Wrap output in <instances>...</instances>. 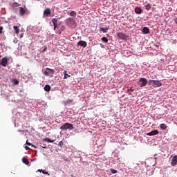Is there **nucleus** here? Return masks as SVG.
<instances>
[{"label": "nucleus", "mask_w": 177, "mask_h": 177, "mask_svg": "<svg viewBox=\"0 0 177 177\" xmlns=\"http://www.w3.org/2000/svg\"><path fill=\"white\" fill-rule=\"evenodd\" d=\"M117 37L120 39H124V41H128V36L122 32L117 33Z\"/></svg>", "instance_id": "nucleus-7"}, {"label": "nucleus", "mask_w": 177, "mask_h": 177, "mask_svg": "<svg viewBox=\"0 0 177 177\" xmlns=\"http://www.w3.org/2000/svg\"><path fill=\"white\" fill-rule=\"evenodd\" d=\"M77 45L79 46H83V48H86L87 43L85 41L80 40V41H78Z\"/></svg>", "instance_id": "nucleus-11"}, {"label": "nucleus", "mask_w": 177, "mask_h": 177, "mask_svg": "<svg viewBox=\"0 0 177 177\" xmlns=\"http://www.w3.org/2000/svg\"><path fill=\"white\" fill-rule=\"evenodd\" d=\"M149 85H152L154 88L160 87L162 85L160 80H150Z\"/></svg>", "instance_id": "nucleus-4"}, {"label": "nucleus", "mask_w": 177, "mask_h": 177, "mask_svg": "<svg viewBox=\"0 0 177 177\" xmlns=\"http://www.w3.org/2000/svg\"><path fill=\"white\" fill-rule=\"evenodd\" d=\"M48 50V47H44L43 52H46Z\"/></svg>", "instance_id": "nucleus-35"}, {"label": "nucleus", "mask_w": 177, "mask_h": 177, "mask_svg": "<svg viewBox=\"0 0 177 177\" xmlns=\"http://www.w3.org/2000/svg\"><path fill=\"white\" fill-rule=\"evenodd\" d=\"M145 9L147 10H150V9H151V6L150 5V3H147V5H145Z\"/></svg>", "instance_id": "nucleus-25"}, {"label": "nucleus", "mask_w": 177, "mask_h": 177, "mask_svg": "<svg viewBox=\"0 0 177 177\" xmlns=\"http://www.w3.org/2000/svg\"><path fill=\"white\" fill-rule=\"evenodd\" d=\"M64 145V142H63V141H60L59 143H58V146H59V147H62V146H63Z\"/></svg>", "instance_id": "nucleus-30"}, {"label": "nucleus", "mask_w": 177, "mask_h": 177, "mask_svg": "<svg viewBox=\"0 0 177 177\" xmlns=\"http://www.w3.org/2000/svg\"><path fill=\"white\" fill-rule=\"evenodd\" d=\"M24 36V33H21V35H20V38H23V37Z\"/></svg>", "instance_id": "nucleus-37"}, {"label": "nucleus", "mask_w": 177, "mask_h": 177, "mask_svg": "<svg viewBox=\"0 0 177 177\" xmlns=\"http://www.w3.org/2000/svg\"><path fill=\"white\" fill-rule=\"evenodd\" d=\"M111 174H117V170H115L114 169H111Z\"/></svg>", "instance_id": "nucleus-31"}, {"label": "nucleus", "mask_w": 177, "mask_h": 177, "mask_svg": "<svg viewBox=\"0 0 177 177\" xmlns=\"http://www.w3.org/2000/svg\"><path fill=\"white\" fill-rule=\"evenodd\" d=\"M138 82L140 88H143V86H146V85H147L148 84L147 79L145 77L140 78L138 80Z\"/></svg>", "instance_id": "nucleus-5"}, {"label": "nucleus", "mask_w": 177, "mask_h": 177, "mask_svg": "<svg viewBox=\"0 0 177 177\" xmlns=\"http://www.w3.org/2000/svg\"><path fill=\"white\" fill-rule=\"evenodd\" d=\"M51 21H52L53 24H57V19L53 18Z\"/></svg>", "instance_id": "nucleus-28"}, {"label": "nucleus", "mask_w": 177, "mask_h": 177, "mask_svg": "<svg viewBox=\"0 0 177 177\" xmlns=\"http://www.w3.org/2000/svg\"><path fill=\"white\" fill-rule=\"evenodd\" d=\"M44 91H46V92H49V91H50V86L46 84V85L44 86Z\"/></svg>", "instance_id": "nucleus-18"}, {"label": "nucleus", "mask_w": 177, "mask_h": 177, "mask_svg": "<svg viewBox=\"0 0 177 177\" xmlns=\"http://www.w3.org/2000/svg\"><path fill=\"white\" fill-rule=\"evenodd\" d=\"M44 142H48V143H53L54 140H50V138L44 139Z\"/></svg>", "instance_id": "nucleus-26"}, {"label": "nucleus", "mask_w": 177, "mask_h": 177, "mask_svg": "<svg viewBox=\"0 0 177 177\" xmlns=\"http://www.w3.org/2000/svg\"><path fill=\"white\" fill-rule=\"evenodd\" d=\"M8 57H4L1 59V60L0 59V68H1V66H2L3 67H6V66H8Z\"/></svg>", "instance_id": "nucleus-6"}, {"label": "nucleus", "mask_w": 177, "mask_h": 177, "mask_svg": "<svg viewBox=\"0 0 177 177\" xmlns=\"http://www.w3.org/2000/svg\"><path fill=\"white\" fill-rule=\"evenodd\" d=\"M59 129L62 131H67V129L69 131H73V129H74V125H73L71 123L66 122L62 125Z\"/></svg>", "instance_id": "nucleus-2"}, {"label": "nucleus", "mask_w": 177, "mask_h": 177, "mask_svg": "<svg viewBox=\"0 0 177 177\" xmlns=\"http://www.w3.org/2000/svg\"><path fill=\"white\" fill-rule=\"evenodd\" d=\"M66 25L71 28H75L77 27V22L73 18H68L66 20Z\"/></svg>", "instance_id": "nucleus-1"}, {"label": "nucleus", "mask_w": 177, "mask_h": 177, "mask_svg": "<svg viewBox=\"0 0 177 177\" xmlns=\"http://www.w3.org/2000/svg\"><path fill=\"white\" fill-rule=\"evenodd\" d=\"M44 74L47 77H53V74H55V70L51 69L50 68H46V71H44Z\"/></svg>", "instance_id": "nucleus-3"}, {"label": "nucleus", "mask_w": 177, "mask_h": 177, "mask_svg": "<svg viewBox=\"0 0 177 177\" xmlns=\"http://www.w3.org/2000/svg\"><path fill=\"white\" fill-rule=\"evenodd\" d=\"M143 34H149L150 33V29L147 27H144L142 29Z\"/></svg>", "instance_id": "nucleus-14"}, {"label": "nucleus", "mask_w": 177, "mask_h": 177, "mask_svg": "<svg viewBox=\"0 0 177 177\" xmlns=\"http://www.w3.org/2000/svg\"><path fill=\"white\" fill-rule=\"evenodd\" d=\"M12 8H19V6H20V4H19V3L17 2H15L12 3Z\"/></svg>", "instance_id": "nucleus-22"}, {"label": "nucleus", "mask_w": 177, "mask_h": 177, "mask_svg": "<svg viewBox=\"0 0 177 177\" xmlns=\"http://www.w3.org/2000/svg\"><path fill=\"white\" fill-rule=\"evenodd\" d=\"M128 91L129 92H133V88H130L128 89Z\"/></svg>", "instance_id": "nucleus-34"}, {"label": "nucleus", "mask_w": 177, "mask_h": 177, "mask_svg": "<svg viewBox=\"0 0 177 177\" xmlns=\"http://www.w3.org/2000/svg\"><path fill=\"white\" fill-rule=\"evenodd\" d=\"M43 147V149H46V147Z\"/></svg>", "instance_id": "nucleus-40"}, {"label": "nucleus", "mask_w": 177, "mask_h": 177, "mask_svg": "<svg viewBox=\"0 0 177 177\" xmlns=\"http://www.w3.org/2000/svg\"><path fill=\"white\" fill-rule=\"evenodd\" d=\"M25 149H26V150H30V147H28V146H26Z\"/></svg>", "instance_id": "nucleus-38"}, {"label": "nucleus", "mask_w": 177, "mask_h": 177, "mask_svg": "<svg viewBox=\"0 0 177 177\" xmlns=\"http://www.w3.org/2000/svg\"><path fill=\"white\" fill-rule=\"evenodd\" d=\"M109 28H100V31H102L104 33L107 32Z\"/></svg>", "instance_id": "nucleus-17"}, {"label": "nucleus", "mask_w": 177, "mask_h": 177, "mask_svg": "<svg viewBox=\"0 0 177 177\" xmlns=\"http://www.w3.org/2000/svg\"><path fill=\"white\" fill-rule=\"evenodd\" d=\"M64 79L66 80L67 78H70V77H71L70 75H68L67 73V71H64Z\"/></svg>", "instance_id": "nucleus-19"}, {"label": "nucleus", "mask_w": 177, "mask_h": 177, "mask_svg": "<svg viewBox=\"0 0 177 177\" xmlns=\"http://www.w3.org/2000/svg\"><path fill=\"white\" fill-rule=\"evenodd\" d=\"M38 171L39 172H42V174L44 175H48V176L50 175L49 173H48V171H46L45 170L39 169Z\"/></svg>", "instance_id": "nucleus-21"}, {"label": "nucleus", "mask_w": 177, "mask_h": 177, "mask_svg": "<svg viewBox=\"0 0 177 177\" xmlns=\"http://www.w3.org/2000/svg\"><path fill=\"white\" fill-rule=\"evenodd\" d=\"M135 12H136V13H137V15H140L142 13V12H143V10L140 7H136L135 8Z\"/></svg>", "instance_id": "nucleus-13"}, {"label": "nucleus", "mask_w": 177, "mask_h": 177, "mask_svg": "<svg viewBox=\"0 0 177 177\" xmlns=\"http://www.w3.org/2000/svg\"><path fill=\"white\" fill-rule=\"evenodd\" d=\"M147 136H154L156 135H158V131L157 130H154L153 131L147 133Z\"/></svg>", "instance_id": "nucleus-12"}, {"label": "nucleus", "mask_w": 177, "mask_h": 177, "mask_svg": "<svg viewBox=\"0 0 177 177\" xmlns=\"http://www.w3.org/2000/svg\"><path fill=\"white\" fill-rule=\"evenodd\" d=\"M70 16L75 17L77 16V12L75 11H71L70 13Z\"/></svg>", "instance_id": "nucleus-23"}, {"label": "nucleus", "mask_w": 177, "mask_h": 177, "mask_svg": "<svg viewBox=\"0 0 177 177\" xmlns=\"http://www.w3.org/2000/svg\"><path fill=\"white\" fill-rule=\"evenodd\" d=\"M27 12L26 8H23V7L19 8V15L20 16H24Z\"/></svg>", "instance_id": "nucleus-10"}, {"label": "nucleus", "mask_w": 177, "mask_h": 177, "mask_svg": "<svg viewBox=\"0 0 177 177\" xmlns=\"http://www.w3.org/2000/svg\"><path fill=\"white\" fill-rule=\"evenodd\" d=\"M13 28L15 34H19V32H20V29H19V27H17V26H14Z\"/></svg>", "instance_id": "nucleus-15"}, {"label": "nucleus", "mask_w": 177, "mask_h": 177, "mask_svg": "<svg viewBox=\"0 0 177 177\" xmlns=\"http://www.w3.org/2000/svg\"><path fill=\"white\" fill-rule=\"evenodd\" d=\"M54 26V30H56L57 28V24H53Z\"/></svg>", "instance_id": "nucleus-32"}, {"label": "nucleus", "mask_w": 177, "mask_h": 177, "mask_svg": "<svg viewBox=\"0 0 177 177\" xmlns=\"http://www.w3.org/2000/svg\"><path fill=\"white\" fill-rule=\"evenodd\" d=\"M74 100L73 99L71 100H67L66 101L64 102L65 104H70V103H73Z\"/></svg>", "instance_id": "nucleus-24"}, {"label": "nucleus", "mask_w": 177, "mask_h": 177, "mask_svg": "<svg viewBox=\"0 0 177 177\" xmlns=\"http://www.w3.org/2000/svg\"><path fill=\"white\" fill-rule=\"evenodd\" d=\"M22 162H24V164H26V165H28V164H30L28 159H27L26 158H22Z\"/></svg>", "instance_id": "nucleus-16"}, {"label": "nucleus", "mask_w": 177, "mask_h": 177, "mask_svg": "<svg viewBox=\"0 0 177 177\" xmlns=\"http://www.w3.org/2000/svg\"><path fill=\"white\" fill-rule=\"evenodd\" d=\"M2 30H3V27L0 26V34H2Z\"/></svg>", "instance_id": "nucleus-33"}, {"label": "nucleus", "mask_w": 177, "mask_h": 177, "mask_svg": "<svg viewBox=\"0 0 177 177\" xmlns=\"http://www.w3.org/2000/svg\"><path fill=\"white\" fill-rule=\"evenodd\" d=\"M174 22L176 23V24H177V18L174 19Z\"/></svg>", "instance_id": "nucleus-39"}, {"label": "nucleus", "mask_w": 177, "mask_h": 177, "mask_svg": "<svg viewBox=\"0 0 177 177\" xmlns=\"http://www.w3.org/2000/svg\"><path fill=\"white\" fill-rule=\"evenodd\" d=\"M102 41H103V42H105L106 44H107V42H109V39H107V37H103L102 38Z\"/></svg>", "instance_id": "nucleus-27"}, {"label": "nucleus", "mask_w": 177, "mask_h": 177, "mask_svg": "<svg viewBox=\"0 0 177 177\" xmlns=\"http://www.w3.org/2000/svg\"><path fill=\"white\" fill-rule=\"evenodd\" d=\"M15 85H19V81L15 80Z\"/></svg>", "instance_id": "nucleus-36"}, {"label": "nucleus", "mask_w": 177, "mask_h": 177, "mask_svg": "<svg viewBox=\"0 0 177 177\" xmlns=\"http://www.w3.org/2000/svg\"><path fill=\"white\" fill-rule=\"evenodd\" d=\"M160 129L165 130V129H167V124H160Z\"/></svg>", "instance_id": "nucleus-20"}, {"label": "nucleus", "mask_w": 177, "mask_h": 177, "mask_svg": "<svg viewBox=\"0 0 177 177\" xmlns=\"http://www.w3.org/2000/svg\"><path fill=\"white\" fill-rule=\"evenodd\" d=\"M177 164V155L174 156L171 160V167H175Z\"/></svg>", "instance_id": "nucleus-9"}, {"label": "nucleus", "mask_w": 177, "mask_h": 177, "mask_svg": "<svg viewBox=\"0 0 177 177\" xmlns=\"http://www.w3.org/2000/svg\"><path fill=\"white\" fill-rule=\"evenodd\" d=\"M26 145H28V146H32V147H34L35 149H37V147L34 146V145L28 142V140L26 141Z\"/></svg>", "instance_id": "nucleus-29"}, {"label": "nucleus", "mask_w": 177, "mask_h": 177, "mask_svg": "<svg viewBox=\"0 0 177 177\" xmlns=\"http://www.w3.org/2000/svg\"><path fill=\"white\" fill-rule=\"evenodd\" d=\"M50 9L49 8H46L44 10V14H43V16L44 17H48V16H50Z\"/></svg>", "instance_id": "nucleus-8"}]
</instances>
